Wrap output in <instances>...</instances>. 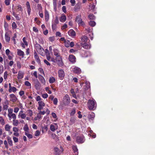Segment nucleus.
<instances>
[{
    "instance_id": "obj_56",
    "label": "nucleus",
    "mask_w": 155,
    "mask_h": 155,
    "mask_svg": "<svg viewBox=\"0 0 155 155\" xmlns=\"http://www.w3.org/2000/svg\"><path fill=\"white\" fill-rule=\"evenodd\" d=\"M70 2L71 3V5L72 6H74L75 4V0H70Z\"/></svg>"
},
{
    "instance_id": "obj_47",
    "label": "nucleus",
    "mask_w": 155,
    "mask_h": 155,
    "mask_svg": "<svg viewBox=\"0 0 155 155\" xmlns=\"http://www.w3.org/2000/svg\"><path fill=\"white\" fill-rule=\"evenodd\" d=\"M36 101H38V102H39V101H42V99L41 98L40 96H39V95L38 96L36 97Z\"/></svg>"
},
{
    "instance_id": "obj_45",
    "label": "nucleus",
    "mask_w": 155,
    "mask_h": 155,
    "mask_svg": "<svg viewBox=\"0 0 155 155\" xmlns=\"http://www.w3.org/2000/svg\"><path fill=\"white\" fill-rule=\"evenodd\" d=\"M0 123L2 125L5 124V121L2 117H0Z\"/></svg>"
},
{
    "instance_id": "obj_24",
    "label": "nucleus",
    "mask_w": 155,
    "mask_h": 155,
    "mask_svg": "<svg viewBox=\"0 0 155 155\" xmlns=\"http://www.w3.org/2000/svg\"><path fill=\"white\" fill-rule=\"evenodd\" d=\"M5 41L7 42H9L10 39V37L8 33L7 32H6L5 34Z\"/></svg>"
},
{
    "instance_id": "obj_53",
    "label": "nucleus",
    "mask_w": 155,
    "mask_h": 155,
    "mask_svg": "<svg viewBox=\"0 0 155 155\" xmlns=\"http://www.w3.org/2000/svg\"><path fill=\"white\" fill-rule=\"evenodd\" d=\"M8 105L3 104V108L4 110H7L8 108Z\"/></svg>"
},
{
    "instance_id": "obj_48",
    "label": "nucleus",
    "mask_w": 155,
    "mask_h": 155,
    "mask_svg": "<svg viewBox=\"0 0 155 155\" xmlns=\"http://www.w3.org/2000/svg\"><path fill=\"white\" fill-rule=\"evenodd\" d=\"M88 17L90 19L94 20L95 18V17L93 14L89 15Z\"/></svg>"
},
{
    "instance_id": "obj_50",
    "label": "nucleus",
    "mask_w": 155,
    "mask_h": 155,
    "mask_svg": "<svg viewBox=\"0 0 155 155\" xmlns=\"http://www.w3.org/2000/svg\"><path fill=\"white\" fill-rule=\"evenodd\" d=\"M57 24L54 23H52V27L53 30H54L56 29L57 28Z\"/></svg>"
},
{
    "instance_id": "obj_31",
    "label": "nucleus",
    "mask_w": 155,
    "mask_h": 155,
    "mask_svg": "<svg viewBox=\"0 0 155 155\" xmlns=\"http://www.w3.org/2000/svg\"><path fill=\"white\" fill-rule=\"evenodd\" d=\"M27 115L30 117H31L33 114V113L32 110H28L27 111Z\"/></svg>"
},
{
    "instance_id": "obj_1",
    "label": "nucleus",
    "mask_w": 155,
    "mask_h": 155,
    "mask_svg": "<svg viewBox=\"0 0 155 155\" xmlns=\"http://www.w3.org/2000/svg\"><path fill=\"white\" fill-rule=\"evenodd\" d=\"M87 106L90 110H94L96 107V103L95 100H89L87 103Z\"/></svg>"
},
{
    "instance_id": "obj_63",
    "label": "nucleus",
    "mask_w": 155,
    "mask_h": 155,
    "mask_svg": "<svg viewBox=\"0 0 155 155\" xmlns=\"http://www.w3.org/2000/svg\"><path fill=\"white\" fill-rule=\"evenodd\" d=\"M17 9L18 11H22V8L21 6V5H19L17 6Z\"/></svg>"
},
{
    "instance_id": "obj_61",
    "label": "nucleus",
    "mask_w": 155,
    "mask_h": 155,
    "mask_svg": "<svg viewBox=\"0 0 155 155\" xmlns=\"http://www.w3.org/2000/svg\"><path fill=\"white\" fill-rule=\"evenodd\" d=\"M39 113H40V114L41 115H44L45 113L46 114V112H45V111L43 110V111H41V110H39Z\"/></svg>"
},
{
    "instance_id": "obj_23",
    "label": "nucleus",
    "mask_w": 155,
    "mask_h": 155,
    "mask_svg": "<svg viewBox=\"0 0 155 155\" xmlns=\"http://www.w3.org/2000/svg\"><path fill=\"white\" fill-rule=\"evenodd\" d=\"M34 57L35 58L37 61V62L38 63V64H40V60L39 59V57L38 56L37 54L36 53V52H35L34 53Z\"/></svg>"
},
{
    "instance_id": "obj_39",
    "label": "nucleus",
    "mask_w": 155,
    "mask_h": 155,
    "mask_svg": "<svg viewBox=\"0 0 155 155\" xmlns=\"http://www.w3.org/2000/svg\"><path fill=\"white\" fill-rule=\"evenodd\" d=\"M13 109L12 108H9L8 109V116L10 114H13Z\"/></svg>"
},
{
    "instance_id": "obj_57",
    "label": "nucleus",
    "mask_w": 155,
    "mask_h": 155,
    "mask_svg": "<svg viewBox=\"0 0 155 155\" xmlns=\"http://www.w3.org/2000/svg\"><path fill=\"white\" fill-rule=\"evenodd\" d=\"M22 119H25L26 117V115L25 114L22 113L20 115Z\"/></svg>"
},
{
    "instance_id": "obj_5",
    "label": "nucleus",
    "mask_w": 155,
    "mask_h": 155,
    "mask_svg": "<svg viewBox=\"0 0 155 155\" xmlns=\"http://www.w3.org/2000/svg\"><path fill=\"white\" fill-rule=\"evenodd\" d=\"M85 140L83 135L78 136L76 137V142L78 143H82L84 142Z\"/></svg>"
},
{
    "instance_id": "obj_35",
    "label": "nucleus",
    "mask_w": 155,
    "mask_h": 155,
    "mask_svg": "<svg viewBox=\"0 0 155 155\" xmlns=\"http://www.w3.org/2000/svg\"><path fill=\"white\" fill-rule=\"evenodd\" d=\"M64 42V45L66 47H69V44L70 43V41L68 40H66Z\"/></svg>"
},
{
    "instance_id": "obj_18",
    "label": "nucleus",
    "mask_w": 155,
    "mask_h": 155,
    "mask_svg": "<svg viewBox=\"0 0 155 155\" xmlns=\"http://www.w3.org/2000/svg\"><path fill=\"white\" fill-rule=\"evenodd\" d=\"M73 72L76 74H80L81 72V69L77 67H75L72 70Z\"/></svg>"
},
{
    "instance_id": "obj_40",
    "label": "nucleus",
    "mask_w": 155,
    "mask_h": 155,
    "mask_svg": "<svg viewBox=\"0 0 155 155\" xmlns=\"http://www.w3.org/2000/svg\"><path fill=\"white\" fill-rule=\"evenodd\" d=\"M25 84L27 87H29L30 88L31 87V83L28 81H25Z\"/></svg>"
},
{
    "instance_id": "obj_20",
    "label": "nucleus",
    "mask_w": 155,
    "mask_h": 155,
    "mask_svg": "<svg viewBox=\"0 0 155 155\" xmlns=\"http://www.w3.org/2000/svg\"><path fill=\"white\" fill-rule=\"evenodd\" d=\"M42 116L40 114V113L38 112L36 115L34 119H33V120L34 121H35L37 120H38V121L40 120V119L41 118Z\"/></svg>"
},
{
    "instance_id": "obj_28",
    "label": "nucleus",
    "mask_w": 155,
    "mask_h": 155,
    "mask_svg": "<svg viewBox=\"0 0 155 155\" xmlns=\"http://www.w3.org/2000/svg\"><path fill=\"white\" fill-rule=\"evenodd\" d=\"M12 124L14 126H17L19 123V122L18 120L16 119L12 120Z\"/></svg>"
},
{
    "instance_id": "obj_12",
    "label": "nucleus",
    "mask_w": 155,
    "mask_h": 155,
    "mask_svg": "<svg viewBox=\"0 0 155 155\" xmlns=\"http://www.w3.org/2000/svg\"><path fill=\"white\" fill-rule=\"evenodd\" d=\"M34 86L37 90H39L41 88V84L38 80L35 82Z\"/></svg>"
},
{
    "instance_id": "obj_4",
    "label": "nucleus",
    "mask_w": 155,
    "mask_h": 155,
    "mask_svg": "<svg viewBox=\"0 0 155 155\" xmlns=\"http://www.w3.org/2000/svg\"><path fill=\"white\" fill-rule=\"evenodd\" d=\"M36 49L37 51L42 56L44 55V50L40 45L39 44L37 45Z\"/></svg>"
},
{
    "instance_id": "obj_6",
    "label": "nucleus",
    "mask_w": 155,
    "mask_h": 155,
    "mask_svg": "<svg viewBox=\"0 0 155 155\" xmlns=\"http://www.w3.org/2000/svg\"><path fill=\"white\" fill-rule=\"evenodd\" d=\"M38 106L37 107L38 110H41L44 109V107L45 106V104L42 101L38 102Z\"/></svg>"
},
{
    "instance_id": "obj_27",
    "label": "nucleus",
    "mask_w": 155,
    "mask_h": 155,
    "mask_svg": "<svg viewBox=\"0 0 155 155\" xmlns=\"http://www.w3.org/2000/svg\"><path fill=\"white\" fill-rule=\"evenodd\" d=\"M45 21H48L49 19V15L48 12L46 10H45Z\"/></svg>"
},
{
    "instance_id": "obj_43",
    "label": "nucleus",
    "mask_w": 155,
    "mask_h": 155,
    "mask_svg": "<svg viewBox=\"0 0 155 155\" xmlns=\"http://www.w3.org/2000/svg\"><path fill=\"white\" fill-rule=\"evenodd\" d=\"M89 25L91 26L94 27L96 23L94 21H90L89 22Z\"/></svg>"
},
{
    "instance_id": "obj_16",
    "label": "nucleus",
    "mask_w": 155,
    "mask_h": 155,
    "mask_svg": "<svg viewBox=\"0 0 155 155\" xmlns=\"http://www.w3.org/2000/svg\"><path fill=\"white\" fill-rule=\"evenodd\" d=\"M68 34L70 36L72 37H74L76 35L75 32L73 29H70L69 30L68 32Z\"/></svg>"
},
{
    "instance_id": "obj_54",
    "label": "nucleus",
    "mask_w": 155,
    "mask_h": 155,
    "mask_svg": "<svg viewBox=\"0 0 155 155\" xmlns=\"http://www.w3.org/2000/svg\"><path fill=\"white\" fill-rule=\"evenodd\" d=\"M13 139L15 143H16L18 142V139L15 137H13Z\"/></svg>"
},
{
    "instance_id": "obj_32",
    "label": "nucleus",
    "mask_w": 155,
    "mask_h": 155,
    "mask_svg": "<svg viewBox=\"0 0 155 155\" xmlns=\"http://www.w3.org/2000/svg\"><path fill=\"white\" fill-rule=\"evenodd\" d=\"M7 140L9 144L12 146H13V142L11 140V138L10 137H7Z\"/></svg>"
},
{
    "instance_id": "obj_11",
    "label": "nucleus",
    "mask_w": 155,
    "mask_h": 155,
    "mask_svg": "<svg viewBox=\"0 0 155 155\" xmlns=\"http://www.w3.org/2000/svg\"><path fill=\"white\" fill-rule=\"evenodd\" d=\"M69 60L71 62L74 63L76 62V58L74 55L71 54L69 56Z\"/></svg>"
},
{
    "instance_id": "obj_51",
    "label": "nucleus",
    "mask_w": 155,
    "mask_h": 155,
    "mask_svg": "<svg viewBox=\"0 0 155 155\" xmlns=\"http://www.w3.org/2000/svg\"><path fill=\"white\" fill-rule=\"evenodd\" d=\"M12 27L13 29H16L17 28V26L15 22H13L12 24Z\"/></svg>"
},
{
    "instance_id": "obj_36",
    "label": "nucleus",
    "mask_w": 155,
    "mask_h": 155,
    "mask_svg": "<svg viewBox=\"0 0 155 155\" xmlns=\"http://www.w3.org/2000/svg\"><path fill=\"white\" fill-rule=\"evenodd\" d=\"M11 90L10 91H9V92L10 93L11 92H15L17 91V89L16 88L14 87H12L11 88Z\"/></svg>"
},
{
    "instance_id": "obj_29",
    "label": "nucleus",
    "mask_w": 155,
    "mask_h": 155,
    "mask_svg": "<svg viewBox=\"0 0 155 155\" xmlns=\"http://www.w3.org/2000/svg\"><path fill=\"white\" fill-rule=\"evenodd\" d=\"M55 79L53 77H51L49 79V81L50 84L54 83L55 81Z\"/></svg>"
},
{
    "instance_id": "obj_10",
    "label": "nucleus",
    "mask_w": 155,
    "mask_h": 155,
    "mask_svg": "<svg viewBox=\"0 0 155 155\" xmlns=\"http://www.w3.org/2000/svg\"><path fill=\"white\" fill-rule=\"evenodd\" d=\"M10 101L12 102H15L17 101V98L16 96L13 94H12L9 95Z\"/></svg>"
},
{
    "instance_id": "obj_34",
    "label": "nucleus",
    "mask_w": 155,
    "mask_h": 155,
    "mask_svg": "<svg viewBox=\"0 0 155 155\" xmlns=\"http://www.w3.org/2000/svg\"><path fill=\"white\" fill-rule=\"evenodd\" d=\"M11 128V126H9L8 124H6L5 125V130L7 131H9L10 128Z\"/></svg>"
},
{
    "instance_id": "obj_30",
    "label": "nucleus",
    "mask_w": 155,
    "mask_h": 155,
    "mask_svg": "<svg viewBox=\"0 0 155 155\" xmlns=\"http://www.w3.org/2000/svg\"><path fill=\"white\" fill-rule=\"evenodd\" d=\"M95 114L92 112H91L89 115L88 117L89 119H93L94 117Z\"/></svg>"
},
{
    "instance_id": "obj_59",
    "label": "nucleus",
    "mask_w": 155,
    "mask_h": 155,
    "mask_svg": "<svg viewBox=\"0 0 155 155\" xmlns=\"http://www.w3.org/2000/svg\"><path fill=\"white\" fill-rule=\"evenodd\" d=\"M17 66L18 68L19 69H20L21 67V64L19 61H17Z\"/></svg>"
},
{
    "instance_id": "obj_58",
    "label": "nucleus",
    "mask_w": 155,
    "mask_h": 155,
    "mask_svg": "<svg viewBox=\"0 0 155 155\" xmlns=\"http://www.w3.org/2000/svg\"><path fill=\"white\" fill-rule=\"evenodd\" d=\"M53 101L54 104L55 105H57V103L58 102L57 98H55L53 99Z\"/></svg>"
},
{
    "instance_id": "obj_37",
    "label": "nucleus",
    "mask_w": 155,
    "mask_h": 155,
    "mask_svg": "<svg viewBox=\"0 0 155 155\" xmlns=\"http://www.w3.org/2000/svg\"><path fill=\"white\" fill-rule=\"evenodd\" d=\"M90 134H88V135L89 136H92L93 138H95L96 137V135L95 134L94 135V133H93V131L92 130H90Z\"/></svg>"
},
{
    "instance_id": "obj_46",
    "label": "nucleus",
    "mask_w": 155,
    "mask_h": 155,
    "mask_svg": "<svg viewBox=\"0 0 155 155\" xmlns=\"http://www.w3.org/2000/svg\"><path fill=\"white\" fill-rule=\"evenodd\" d=\"M80 8V5L79 4H77L76 6L74 7V9L76 10L79 9Z\"/></svg>"
},
{
    "instance_id": "obj_8",
    "label": "nucleus",
    "mask_w": 155,
    "mask_h": 155,
    "mask_svg": "<svg viewBox=\"0 0 155 155\" xmlns=\"http://www.w3.org/2000/svg\"><path fill=\"white\" fill-rule=\"evenodd\" d=\"M58 126L57 123H54L50 125V129L51 131L54 132L58 129Z\"/></svg>"
},
{
    "instance_id": "obj_55",
    "label": "nucleus",
    "mask_w": 155,
    "mask_h": 155,
    "mask_svg": "<svg viewBox=\"0 0 155 155\" xmlns=\"http://www.w3.org/2000/svg\"><path fill=\"white\" fill-rule=\"evenodd\" d=\"M13 131L14 132H18V128L16 127H14L13 128Z\"/></svg>"
},
{
    "instance_id": "obj_33",
    "label": "nucleus",
    "mask_w": 155,
    "mask_h": 155,
    "mask_svg": "<svg viewBox=\"0 0 155 155\" xmlns=\"http://www.w3.org/2000/svg\"><path fill=\"white\" fill-rule=\"evenodd\" d=\"M54 54L55 56L57 57L58 56H60L59 54V51L57 49H55L53 50Z\"/></svg>"
},
{
    "instance_id": "obj_19",
    "label": "nucleus",
    "mask_w": 155,
    "mask_h": 155,
    "mask_svg": "<svg viewBox=\"0 0 155 155\" xmlns=\"http://www.w3.org/2000/svg\"><path fill=\"white\" fill-rule=\"evenodd\" d=\"M81 43H86V42H87V41L88 40V38L87 36H82L81 37Z\"/></svg>"
},
{
    "instance_id": "obj_26",
    "label": "nucleus",
    "mask_w": 155,
    "mask_h": 155,
    "mask_svg": "<svg viewBox=\"0 0 155 155\" xmlns=\"http://www.w3.org/2000/svg\"><path fill=\"white\" fill-rule=\"evenodd\" d=\"M8 116L10 120H11L12 119H13V120H14L16 118V114L14 113Z\"/></svg>"
},
{
    "instance_id": "obj_15",
    "label": "nucleus",
    "mask_w": 155,
    "mask_h": 155,
    "mask_svg": "<svg viewBox=\"0 0 155 155\" xmlns=\"http://www.w3.org/2000/svg\"><path fill=\"white\" fill-rule=\"evenodd\" d=\"M38 78L42 84L44 85L45 84L46 81L43 76L41 75H39L38 76Z\"/></svg>"
},
{
    "instance_id": "obj_2",
    "label": "nucleus",
    "mask_w": 155,
    "mask_h": 155,
    "mask_svg": "<svg viewBox=\"0 0 155 155\" xmlns=\"http://www.w3.org/2000/svg\"><path fill=\"white\" fill-rule=\"evenodd\" d=\"M70 102V99L68 94H66L63 97V103L64 105H68Z\"/></svg>"
},
{
    "instance_id": "obj_52",
    "label": "nucleus",
    "mask_w": 155,
    "mask_h": 155,
    "mask_svg": "<svg viewBox=\"0 0 155 155\" xmlns=\"http://www.w3.org/2000/svg\"><path fill=\"white\" fill-rule=\"evenodd\" d=\"M54 23L58 24L59 23V20L58 18V16H56L55 17V19L54 20Z\"/></svg>"
},
{
    "instance_id": "obj_62",
    "label": "nucleus",
    "mask_w": 155,
    "mask_h": 155,
    "mask_svg": "<svg viewBox=\"0 0 155 155\" xmlns=\"http://www.w3.org/2000/svg\"><path fill=\"white\" fill-rule=\"evenodd\" d=\"M42 97L44 98H46L48 97V95L47 94H42Z\"/></svg>"
},
{
    "instance_id": "obj_13",
    "label": "nucleus",
    "mask_w": 155,
    "mask_h": 155,
    "mask_svg": "<svg viewBox=\"0 0 155 155\" xmlns=\"http://www.w3.org/2000/svg\"><path fill=\"white\" fill-rule=\"evenodd\" d=\"M81 44L82 47L85 49H90L91 48V45L90 44L85 43H81Z\"/></svg>"
},
{
    "instance_id": "obj_38",
    "label": "nucleus",
    "mask_w": 155,
    "mask_h": 155,
    "mask_svg": "<svg viewBox=\"0 0 155 155\" xmlns=\"http://www.w3.org/2000/svg\"><path fill=\"white\" fill-rule=\"evenodd\" d=\"M17 38V34L16 33H15L13 37L12 38V40L13 41L14 44H15L16 42V38Z\"/></svg>"
},
{
    "instance_id": "obj_42",
    "label": "nucleus",
    "mask_w": 155,
    "mask_h": 155,
    "mask_svg": "<svg viewBox=\"0 0 155 155\" xmlns=\"http://www.w3.org/2000/svg\"><path fill=\"white\" fill-rule=\"evenodd\" d=\"M23 129L24 130V131H26L25 132H28L29 129L28 126L27 124H26L25 125L23 128Z\"/></svg>"
},
{
    "instance_id": "obj_9",
    "label": "nucleus",
    "mask_w": 155,
    "mask_h": 155,
    "mask_svg": "<svg viewBox=\"0 0 155 155\" xmlns=\"http://www.w3.org/2000/svg\"><path fill=\"white\" fill-rule=\"evenodd\" d=\"M76 21L79 25H84V23L82 21V19L79 16L76 17Z\"/></svg>"
},
{
    "instance_id": "obj_44",
    "label": "nucleus",
    "mask_w": 155,
    "mask_h": 155,
    "mask_svg": "<svg viewBox=\"0 0 155 155\" xmlns=\"http://www.w3.org/2000/svg\"><path fill=\"white\" fill-rule=\"evenodd\" d=\"M25 134L29 139L32 138V135L31 134H28V132H25Z\"/></svg>"
},
{
    "instance_id": "obj_3",
    "label": "nucleus",
    "mask_w": 155,
    "mask_h": 155,
    "mask_svg": "<svg viewBox=\"0 0 155 155\" xmlns=\"http://www.w3.org/2000/svg\"><path fill=\"white\" fill-rule=\"evenodd\" d=\"M55 60L56 62L59 66L62 67L64 65L61 56H58L56 57Z\"/></svg>"
},
{
    "instance_id": "obj_49",
    "label": "nucleus",
    "mask_w": 155,
    "mask_h": 155,
    "mask_svg": "<svg viewBox=\"0 0 155 155\" xmlns=\"http://www.w3.org/2000/svg\"><path fill=\"white\" fill-rule=\"evenodd\" d=\"M41 133V132L38 130H36L35 133V136H38L40 135Z\"/></svg>"
},
{
    "instance_id": "obj_25",
    "label": "nucleus",
    "mask_w": 155,
    "mask_h": 155,
    "mask_svg": "<svg viewBox=\"0 0 155 155\" xmlns=\"http://www.w3.org/2000/svg\"><path fill=\"white\" fill-rule=\"evenodd\" d=\"M86 30L87 31V32H89L90 34H89V36H90V38L91 40H92L93 39V33L92 32H91V29H90L89 28H88Z\"/></svg>"
},
{
    "instance_id": "obj_21",
    "label": "nucleus",
    "mask_w": 155,
    "mask_h": 155,
    "mask_svg": "<svg viewBox=\"0 0 155 155\" xmlns=\"http://www.w3.org/2000/svg\"><path fill=\"white\" fill-rule=\"evenodd\" d=\"M17 54L18 56H21L22 58H23L25 55V53L23 51H22L20 49H18L17 50Z\"/></svg>"
},
{
    "instance_id": "obj_64",
    "label": "nucleus",
    "mask_w": 155,
    "mask_h": 155,
    "mask_svg": "<svg viewBox=\"0 0 155 155\" xmlns=\"http://www.w3.org/2000/svg\"><path fill=\"white\" fill-rule=\"evenodd\" d=\"M19 108L18 107H15L14 109V112L15 113H17L19 110Z\"/></svg>"
},
{
    "instance_id": "obj_17",
    "label": "nucleus",
    "mask_w": 155,
    "mask_h": 155,
    "mask_svg": "<svg viewBox=\"0 0 155 155\" xmlns=\"http://www.w3.org/2000/svg\"><path fill=\"white\" fill-rule=\"evenodd\" d=\"M24 73L21 71H20L18 72L17 78L18 79H22L24 77Z\"/></svg>"
},
{
    "instance_id": "obj_41",
    "label": "nucleus",
    "mask_w": 155,
    "mask_h": 155,
    "mask_svg": "<svg viewBox=\"0 0 155 155\" xmlns=\"http://www.w3.org/2000/svg\"><path fill=\"white\" fill-rule=\"evenodd\" d=\"M75 118L74 117H72L71 118L70 120V124H73L75 122Z\"/></svg>"
},
{
    "instance_id": "obj_14",
    "label": "nucleus",
    "mask_w": 155,
    "mask_h": 155,
    "mask_svg": "<svg viewBox=\"0 0 155 155\" xmlns=\"http://www.w3.org/2000/svg\"><path fill=\"white\" fill-rule=\"evenodd\" d=\"M72 149L74 151V154L73 155H78V150L76 145H73L72 147Z\"/></svg>"
},
{
    "instance_id": "obj_60",
    "label": "nucleus",
    "mask_w": 155,
    "mask_h": 155,
    "mask_svg": "<svg viewBox=\"0 0 155 155\" xmlns=\"http://www.w3.org/2000/svg\"><path fill=\"white\" fill-rule=\"evenodd\" d=\"M55 39V38L54 37H50L49 38V40L51 42H53L54 41Z\"/></svg>"
},
{
    "instance_id": "obj_22",
    "label": "nucleus",
    "mask_w": 155,
    "mask_h": 155,
    "mask_svg": "<svg viewBox=\"0 0 155 155\" xmlns=\"http://www.w3.org/2000/svg\"><path fill=\"white\" fill-rule=\"evenodd\" d=\"M66 20V17L65 15L62 14L59 18L60 21L62 22H64Z\"/></svg>"
},
{
    "instance_id": "obj_7",
    "label": "nucleus",
    "mask_w": 155,
    "mask_h": 155,
    "mask_svg": "<svg viewBox=\"0 0 155 155\" xmlns=\"http://www.w3.org/2000/svg\"><path fill=\"white\" fill-rule=\"evenodd\" d=\"M58 77L61 80H63L65 76V73L63 69H60L58 71Z\"/></svg>"
}]
</instances>
